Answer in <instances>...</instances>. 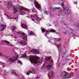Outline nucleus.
I'll use <instances>...</instances> for the list:
<instances>
[{"label":"nucleus","instance_id":"obj_1","mask_svg":"<svg viewBox=\"0 0 79 79\" xmlns=\"http://www.w3.org/2000/svg\"><path fill=\"white\" fill-rule=\"evenodd\" d=\"M3 4L6 5L7 6V8L8 9H10V8H11V9L13 8V10L14 11V13H16L17 11L19 10V13L20 15H24L25 13L24 12V11H27L28 12H29V10H27L26 8H25L24 7L14 6L13 4H12V2L11 1V0H10V1H8L7 2H4Z\"/></svg>","mask_w":79,"mask_h":79},{"label":"nucleus","instance_id":"obj_2","mask_svg":"<svg viewBox=\"0 0 79 79\" xmlns=\"http://www.w3.org/2000/svg\"><path fill=\"white\" fill-rule=\"evenodd\" d=\"M16 27L14 26H12L11 27V30L13 32H14V34L12 35V36L13 35H15V36L12 37H14V38L15 39V41H16V35H18V34H22V35L21 37H22L24 40H27V35H26V33H20V32H17L16 31H15V29H16Z\"/></svg>","mask_w":79,"mask_h":79},{"label":"nucleus","instance_id":"obj_3","mask_svg":"<svg viewBox=\"0 0 79 79\" xmlns=\"http://www.w3.org/2000/svg\"><path fill=\"white\" fill-rule=\"evenodd\" d=\"M23 56L24 58H26L27 59H29V60H30V62L33 64L34 65V66L35 65V64H37V63H38V59H39L40 57L39 56H36L35 57V58H34V56H27V55L26 54H25L23 55Z\"/></svg>","mask_w":79,"mask_h":79},{"label":"nucleus","instance_id":"obj_4","mask_svg":"<svg viewBox=\"0 0 79 79\" xmlns=\"http://www.w3.org/2000/svg\"><path fill=\"white\" fill-rule=\"evenodd\" d=\"M13 57L12 58H9L8 60L6 61V63H7V64H10L11 63H13L14 61H15L17 60V59L19 58V55H17L16 54L15 52L12 54Z\"/></svg>","mask_w":79,"mask_h":79},{"label":"nucleus","instance_id":"obj_5","mask_svg":"<svg viewBox=\"0 0 79 79\" xmlns=\"http://www.w3.org/2000/svg\"><path fill=\"white\" fill-rule=\"evenodd\" d=\"M56 46L57 47H58L59 48L58 49V50L59 51V55L61 53V52H63V53L64 54L65 53H66V52H67V50L66 49H64V50H61V48H60V47H61V44H55Z\"/></svg>","mask_w":79,"mask_h":79},{"label":"nucleus","instance_id":"obj_6","mask_svg":"<svg viewBox=\"0 0 79 79\" xmlns=\"http://www.w3.org/2000/svg\"><path fill=\"white\" fill-rule=\"evenodd\" d=\"M31 18H33L32 20L34 22H35V21H38V23H39V21H40V19H39L36 16V15H35L34 16L32 15L31 16Z\"/></svg>","mask_w":79,"mask_h":79},{"label":"nucleus","instance_id":"obj_7","mask_svg":"<svg viewBox=\"0 0 79 79\" xmlns=\"http://www.w3.org/2000/svg\"><path fill=\"white\" fill-rule=\"evenodd\" d=\"M55 32V30L53 29H52L50 30V29H48V30L46 31V33L44 34L45 36H46L47 37L48 39V37L47 36V34H48L49 33H50V32Z\"/></svg>","mask_w":79,"mask_h":79},{"label":"nucleus","instance_id":"obj_8","mask_svg":"<svg viewBox=\"0 0 79 79\" xmlns=\"http://www.w3.org/2000/svg\"><path fill=\"white\" fill-rule=\"evenodd\" d=\"M35 0L34 1V3L35 4V6L37 8V9H38L39 10H40V4H39V3H37V2H36V3H35Z\"/></svg>","mask_w":79,"mask_h":79},{"label":"nucleus","instance_id":"obj_9","mask_svg":"<svg viewBox=\"0 0 79 79\" xmlns=\"http://www.w3.org/2000/svg\"><path fill=\"white\" fill-rule=\"evenodd\" d=\"M31 52H32V53H33L34 54H35V55H37L39 53V50H38V51H37L35 49H33L31 50Z\"/></svg>","mask_w":79,"mask_h":79},{"label":"nucleus","instance_id":"obj_10","mask_svg":"<svg viewBox=\"0 0 79 79\" xmlns=\"http://www.w3.org/2000/svg\"><path fill=\"white\" fill-rule=\"evenodd\" d=\"M0 27H1L2 28L1 29V31H2L3 30H5V28H6V24H0Z\"/></svg>","mask_w":79,"mask_h":79},{"label":"nucleus","instance_id":"obj_11","mask_svg":"<svg viewBox=\"0 0 79 79\" xmlns=\"http://www.w3.org/2000/svg\"><path fill=\"white\" fill-rule=\"evenodd\" d=\"M19 43L21 45V46H24V45H26V41H21L19 42Z\"/></svg>","mask_w":79,"mask_h":79},{"label":"nucleus","instance_id":"obj_12","mask_svg":"<svg viewBox=\"0 0 79 79\" xmlns=\"http://www.w3.org/2000/svg\"><path fill=\"white\" fill-rule=\"evenodd\" d=\"M64 13L65 14V15H68V14H69L70 13H71V12L70 11V10L69 9H68L67 10V11H64Z\"/></svg>","mask_w":79,"mask_h":79},{"label":"nucleus","instance_id":"obj_13","mask_svg":"<svg viewBox=\"0 0 79 79\" xmlns=\"http://www.w3.org/2000/svg\"><path fill=\"white\" fill-rule=\"evenodd\" d=\"M46 68H47V69H53L52 65H49L47 66Z\"/></svg>","mask_w":79,"mask_h":79},{"label":"nucleus","instance_id":"obj_14","mask_svg":"<svg viewBox=\"0 0 79 79\" xmlns=\"http://www.w3.org/2000/svg\"><path fill=\"white\" fill-rule=\"evenodd\" d=\"M60 25L61 26L66 25V23L64 22V21H62L60 22Z\"/></svg>","mask_w":79,"mask_h":79},{"label":"nucleus","instance_id":"obj_15","mask_svg":"<svg viewBox=\"0 0 79 79\" xmlns=\"http://www.w3.org/2000/svg\"><path fill=\"white\" fill-rule=\"evenodd\" d=\"M21 26L22 27V28H23V29H27V26L24 24L23 25V24H22Z\"/></svg>","mask_w":79,"mask_h":79},{"label":"nucleus","instance_id":"obj_16","mask_svg":"<svg viewBox=\"0 0 79 79\" xmlns=\"http://www.w3.org/2000/svg\"><path fill=\"white\" fill-rule=\"evenodd\" d=\"M45 59L46 60V61H52V57L50 56V57H46Z\"/></svg>","mask_w":79,"mask_h":79},{"label":"nucleus","instance_id":"obj_17","mask_svg":"<svg viewBox=\"0 0 79 79\" xmlns=\"http://www.w3.org/2000/svg\"><path fill=\"white\" fill-rule=\"evenodd\" d=\"M0 64H2V68H4V66H5L6 65V64L1 61H0Z\"/></svg>","mask_w":79,"mask_h":79},{"label":"nucleus","instance_id":"obj_18","mask_svg":"<svg viewBox=\"0 0 79 79\" xmlns=\"http://www.w3.org/2000/svg\"><path fill=\"white\" fill-rule=\"evenodd\" d=\"M29 35H35V34H34V32L32 31H31L30 32Z\"/></svg>","mask_w":79,"mask_h":79},{"label":"nucleus","instance_id":"obj_19","mask_svg":"<svg viewBox=\"0 0 79 79\" xmlns=\"http://www.w3.org/2000/svg\"><path fill=\"white\" fill-rule=\"evenodd\" d=\"M55 41H56L57 42H60V41L61 40V38H59V39L57 38H55Z\"/></svg>","mask_w":79,"mask_h":79},{"label":"nucleus","instance_id":"obj_20","mask_svg":"<svg viewBox=\"0 0 79 79\" xmlns=\"http://www.w3.org/2000/svg\"><path fill=\"white\" fill-rule=\"evenodd\" d=\"M41 30L42 32V33H44V32H45L46 31H45V29L44 28H41Z\"/></svg>","mask_w":79,"mask_h":79},{"label":"nucleus","instance_id":"obj_21","mask_svg":"<svg viewBox=\"0 0 79 79\" xmlns=\"http://www.w3.org/2000/svg\"><path fill=\"white\" fill-rule=\"evenodd\" d=\"M50 9L52 11H54L55 10V9H54V8L50 7Z\"/></svg>","mask_w":79,"mask_h":79},{"label":"nucleus","instance_id":"obj_22","mask_svg":"<svg viewBox=\"0 0 79 79\" xmlns=\"http://www.w3.org/2000/svg\"><path fill=\"white\" fill-rule=\"evenodd\" d=\"M18 63H19V64H23V63H22V62L21 61H20L19 60H18Z\"/></svg>","mask_w":79,"mask_h":79},{"label":"nucleus","instance_id":"obj_23","mask_svg":"<svg viewBox=\"0 0 79 79\" xmlns=\"http://www.w3.org/2000/svg\"><path fill=\"white\" fill-rule=\"evenodd\" d=\"M4 42H5V43H6L7 45H9V43H8V41H6V40L4 41Z\"/></svg>","mask_w":79,"mask_h":79},{"label":"nucleus","instance_id":"obj_24","mask_svg":"<svg viewBox=\"0 0 79 79\" xmlns=\"http://www.w3.org/2000/svg\"><path fill=\"white\" fill-rule=\"evenodd\" d=\"M4 57L5 58H8V56L6 55H4Z\"/></svg>","mask_w":79,"mask_h":79},{"label":"nucleus","instance_id":"obj_25","mask_svg":"<svg viewBox=\"0 0 79 79\" xmlns=\"http://www.w3.org/2000/svg\"><path fill=\"white\" fill-rule=\"evenodd\" d=\"M61 6H62V7L63 8H64V6H64V4L63 3H62L61 4Z\"/></svg>","mask_w":79,"mask_h":79},{"label":"nucleus","instance_id":"obj_26","mask_svg":"<svg viewBox=\"0 0 79 79\" xmlns=\"http://www.w3.org/2000/svg\"><path fill=\"white\" fill-rule=\"evenodd\" d=\"M18 17H17V18H14L15 19H16V22L18 21Z\"/></svg>","mask_w":79,"mask_h":79},{"label":"nucleus","instance_id":"obj_27","mask_svg":"<svg viewBox=\"0 0 79 79\" xmlns=\"http://www.w3.org/2000/svg\"><path fill=\"white\" fill-rule=\"evenodd\" d=\"M69 58H66L65 59V60H66V61H69Z\"/></svg>","mask_w":79,"mask_h":79},{"label":"nucleus","instance_id":"obj_28","mask_svg":"<svg viewBox=\"0 0 79 79\" xmlns=\"http://www.w3.org/2000/svg\"><path fill=\"white\" fill-rule=\"evenodd\" d=\"M68 30H66L65 31V32H64V34H67V33H68Z\"/></svg>","mask_w":79,"mask_h":79},{"label":"nucleus","instance_id":"obj_29","mask_svg":"<svg viewBox=\"0 0 79 79\" xmlns=\"http://www.w3.org/2000/svg\"><path fill=\"white\" fill-rule=\"evenodd\" d=\"M70 31H71V33L73 32V29H70Z\"/></svg>","mask_w":79,"mask_h":79},{"label":"nucleus","instance_id":"obj_30","mask_svg":"<svg viewBox=\"0 0 79 79\" xmlns=\"http://www.w3.org/2000/svg\"><path fill=\"white\" fill-rule=\"evenodd\" d=\"M44 13H46V15H48V14H47V11L45 10V11H44Z\"/></svg>","mask_w":79,"mask_h":79},{"label":"nucleus","instance_id":"obj_31","mask_svg":"<svg viewBox=\"0 0 79 79\" xmlns=\"http://www.w3.org/2000/svg\"><path fill=\"white\" fill-rule=\"evenodd\" d=\"M56 9H58L59 10H60V7H56Z\"/></svg>","mask_w":79,"mask_h":79},{"label":"nucleus","instance_id":"obj_32","mask_svg":"<svg viewBox=\"0 0 79 79\" xmlns=\"http://www.w3.org/2000/svg\"><path fill=\"white\" fill-rule=\"evenodd\" d=\"M0 56H3V55L2 54V53L0 52Z\"/></svg>","mask_w":79,"mask_h":79},{"label":"nucleus","instance_id":"obj_33","mask_svg":"<svg viewBox=\"0 0 79 79\" xmlns=\"http://www.w3.org/2000/svg\"><path fill=\"white\" fill-rule=\"evenodd\" d=\"M74 4H75V5H76V4H77V2H74Z\"/></svg>","mask_w":79,"mask_h":79},{"label":"nucleus","instance_id":"obj_34","mask_svg":"<svg viewBox=\"0 0 79 79\" xmlns=\"http://www.w3.org/2000/svg\"><path fill=\"white\" fill-rule=\"evenodd\" d=\"M65 64V63H64L62 64V66H63V65H64Z\"/></svg>","mask_w":79,"mask_h":79},{"label":"nucleus","instance_id":"obj_35","mask_svg":"<svg viewBox=\"0 0 79 79\" xmlns=\"http://www.w3.org/2000/svg\"><path fill=\"white\" fill-rule=\"evenodd\" d=\"M41 69H43V66H42L41 67Z\"/></svg>","mask_w":79,"mask_h":79},{"label":"nucleus","instance_id":"obj_36","mask_svg":"<svg viewBox=\"0 0 79 79\" xmlns=\"http://www.w3.org/2000/svg\"><path fill=\"white\" fill-rule=\"evenodd\" d=\"M2 16V13L1 12H0V16Z\"/></svg>","mask_w":79,"mask_h":79},{"label":"nucleus","instance_id":"obj_37","mask_svg":"<svg viewBox=\"0 0 79 79\" xmlns=\"http://www.w3.org/2000/svg\"><path fill=\"white\" fill-rule=\"evenodd\" d=\"M43 59H44V58L42 57L41 58V61H42V60H43Z\"/></svg>","mask_w":79,"mask_h":79},{"label":"nucleus","instance_id":"obj_38","mask_svg":"<svg viewBox=\"0 0 79 79\" xmlns=\"http://www.w3.org/2000/svg\"><path fill=\"white\" fill-rule=\"evenodd\" d=\"M7 16L8 18H10V15H9V16H8V15H7Z\"/></svg>","mask_w":79,"mask_h":79},{"label":"nucleus","instance_id":"obj_39","mask_svg":"<svg viewBox=\"0 0 79 79\" xmlns=\"http://www.w3.org/2000/svg\"><path fill=\"white\" fill-rule=\"evenodd\" d=\"M40 63H42V61L40 62Z\"/></svg>","mask_w":79,"mask_h":79},{"label":"nucleus","instance_id":"obj_40","mask_svg":"<svg viewBox=\"0 0 79 79\" xmlns=\"http://www.w3.org/2000/svg\"><path fill=\"white\" fill-rule=\"evenodd\" d=\"M62 3H63V4H64V2H63Z\"/></svg>","mask_w":79,"mask_h":79},{"label":"nucleus","instance_id":"obj_41","mask_svg":"<svg viewBox=\"0 0 79 79\" xmlns=\"http://www.w3.org/2000/svg\"><path fill=\"white\" fill-rule=\"evenodd\" d=\"M50 42V40H48V42Z\"/></svg>","mask_w":79,"mask_h":79},{"label":"nucleus","instance_id":"obj_42","mask_svg":"<svg viewBox=\"0 0 79 79\" xmlns=\"http://www.w3.org/2000/svg\"><path fill=\"white\" fill-rule=\"evenodd\" d=\"M32 11L33 12H34V10H32Z\"/></svg>","mask_w":79,"mask_h":79},{"label":"nucleus","instance_id":"obj_43","mask_svg":"<svg viewBox=\"0 0 79 79\" xmlns=\"http://www.w3.org/2000/svg\"><path fill=\"white\" fill-rule=\"evenodd\" d=\"M34 69V68H32V69Z\"/></svg>","mask_w":79,"mask_h":79},{"label":"nucleus","instance_id":"obj_44","mask_svg":"<svg viewBox=\"0 0 79 79\" xmlns=\"http://www.w3.org/2000/svg\"><path fill=\"white\" fill-rule=\"evenodd\" d=\"M17 42H18V43H19V42H18V41H17Z\"/></svg>","mask_w":79,"mask_h":79},{"label":"nucleus","instance_id":"obj_45","mask_svg":"<svg viewBox=\"0 0 79 79\" xmlns=\"http://www.w3.org/2000/svg\"><path fill=\"white\" fill-rule=\"evenodd\" d=\"M58 34H59V35H60V34H59V33H58Z\"/></svg>","mask_w":79,"mask_h":79},{"label":"nucleus","instance_id":"obj_46","mask_svg":"<svg viewBox=\"0 0 79 79\" xmlns=\"http://www.w3.org/2000/svg\"><path fill=\"white\" fill-rule=\"evenodd\" d=\"M1 1H0V3H1Z\"/></svg>","mask_w":79,"mask_h":79},{"label":"nucleus","instance_id":"obj_47","mask_svg":"<svg viewBox=\"0 0 79 79\" xmlns=\"http://www.w3.org/2000/svg\"><path fill=\"white\" fill-rule=\"evenodd\" d=\"M72 37H74V36H72Z\"/></svg>","mask_w":79,"mask_h":79},{"label":"nucleus","instance_id":"obj_48","mask_svg":"<svg viewBox=\"0 0 79 79\" xmlns=\"http://www.w3.org/2000/svg\"><path fill=\"white\" fill-rule=\"evenodd\" d=\"M64 48H66V47H64Z\"/></svg>","mask_w":79,"mask_h":79},{"label":"nucleus","instance_id":"obj_49","mask_svg":"<svg viewBox=\"0 0 79 79\" xmlns=\"http://www.w3.org/2000/svg\"><path fill=\"white\" fill-rule=\"evenodd\" d=\"M31 0V1H32V0Z\"/></svg>","mask_w":79,"mask_h":79},{"label":"nucleus","instance_id":"obj_50","mask_svg":"<svg viewBox=\"0 0 79 79\" xmlns=\"http://www.w3.org/2000/svg\"><path fill=\"white\" fill-rule=\"evenodd\" d=\"M75 35H73V36H74Z\"/></svg>","mask_w":79,"mask_h":79},{"label":"nucleus","instance_id":"obj_51","mask_svg":"<svg viewBox=\"0 0 79 79\" xmlns=\"http://www.w3.org/2000/svg\"><path fill=\"white\" fill-rule=\"evenodd\" d=\"M59 64H58V65H59Z\"/></svg>","mask_w":79,"mask_h":79},{"label":"nucleus","instance_id":"obj_52","mask_svg":"<svg viewBox=\"0 0 79 79\" xmlns=\"http://www.w3.org/2000/svg\"><path fill=\"white\" fill-rule=\"evenodd\" d=\"M5 15H6V14H5Z\"/></svg>","mask_w":79,"mask_h":79},{"label":"nucleus","instance_id":"obj_53","mask_svg":"<svg viewBox=\"0 0 79 79\" xmlns=\"http://www.w3.org/2000/svg\"><path fill=\"white\" fill-rule=\"evenodd\" d=\"M62 57L63 58V56Z\"/></svg>","mask_w":79,"mask_h":79},{"label":"nucleus","instance_id":"obj_54","mask_svg":"<svg viewBox=\"0 0 79 79\" xmlns=\"http://www.w3.org/2000/svg\"><path fill=\"white\" fill-rule=\"evenodd\" d=\"M67 69H68V68H67Z\"/></svg>","mask_w":79,"mask_h":79},{"label":"nucleus","instance_id":"obj_55","mask_svg":"<svg viewBox=\"0 0 79 79\" xmlns=\"http://www.w3.org/2000/svg\"><path fill=\"white\" fill-rule=\"evenodd\" d=\"M58 66V67H59V66Z\"/></svg>","mask_w":79,"mask_h":79},{"label":"nucleus","instance_id":"obj_56","mask_svg":"<svg viewBox=\"0 0 79 79\" xmlns=\"http://www.w3.org/2000/svg\"><path fill=\"white\" fill-rule=\"evenodd\" d=\"M73 34H74V33H73Z\"/></svg>","mask_w":79,"mask_h":79}]
</instances>
